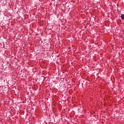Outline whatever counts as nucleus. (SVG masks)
Returning a JSON list of instances; mask_svg holds the SVG:
<instances>
[{
  "mask_svg": "<svg viewBox=\"0 0 124 124\" xmlns=\"http://www.w3.org/2000/svg\"><path fill=\"white\" fill-rule=\"evenodd\" d=\"M120 17H121L122 20H124V15H121V16Z\"/></svg>",
  "mask_w": 124,
  "mask_h": 124,
  "instance_id": "1",
  "label": "nucleus"
}]
</instances>
